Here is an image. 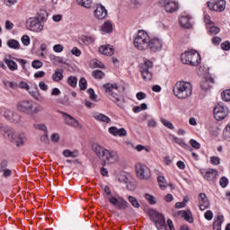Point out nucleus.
Here are the masks:
<instances>
[{"instance_id": "obj_1", "label": "nucleus", "mask_w": 230, "mask_h": 230, "mask_svg": "<svg viewBox=\"0 0 230 230\" xmlns=\"http://www.w3.org/2000/svg\"><path fill=\"white\" fill-rule=\"evenodd\" d=\"M0 132L7 141L13 143L15 146H23L24 143H26V134L24 132H17L10 126L0 124Z\"/></svg>"}, {"instance_id": "obj_2", "label": "nucleus", "mask_w": 230, "mask_h": 230, "mask_svg": "<svg viewBox=\"0 0 230 230\" xmlns=\"http://www.w3.org/2000/svg\"><path fill=\"white\" fill-rule=\"evenodd\" d=\"M93 151L94 152L95 155H97L101 161H102V166L107 164H116V163L119 161V156L116 151L105 149V147L98 144H94L93 146Z\"/></svg>"}, {"instance_id": "obj_3", "label": "nucleus", "mask_w": 230, "mask_h": 230, "mask_svg": "<svg viewBox=\"0 0 230 230\" xmlns=\"http://www.w3.org/2000/svg\"><path fill=\"white\" fill-rule=\"evenodd\" d=\"M172 93L179 100H188L193 94V85L190 82L178 81L172 88Z\"/></svg>"}, {"instance_id": "obj_4", "label": "nucleus", "mask_w": 230, "mask_h": 230, "mask_svg": "<svg viewBox=\"0 0 230 230\" xmlns=\"http://www.w3.org/2000/svg\"><path fill=\"white\" fill-rule=\"evenodd\" d=\"M103 89L106 93V96L115 103L120 109H123L125 102L123 101V96L118 93V84H106L103 85Z\"/></svg>"}, {"instance_id": "obj_5", "label": "nucleus", "mask_w": 230, "mask_h": 230, "mask_svg": "<svg viewBox=\"0 0 230 230\" xmlns=\"http://www.w3.org/2000/svg\"><path fill=\"white\" fill-rule=\"evenodd\" d=\"M150 42V36L148 32L146 31H138L135 40H134V46L137 49L140 51H145L148 49V44Z\"/></svg>"}, {"instance_id": "obj_6", "label": "nucleus", "mask_w": 230, "mask_h": 230, "mask_svg": "<svg viewBox=\"0 0 230 230\" xmlns=\"http://www.w3.org/2000/svg\"><path fill=\"white\" fill-rule=\"evenodd\" d=\"M181 60L183 64L189 66H199L200 64V54L195 50L185 51L181 54Z\"/></svg>"}, {"instance_id": "obj_7", "label": "nucleus", "mask_w": 230, "mask_h": 230, "mask_svg": "<svg viewBox=\"0 0 230 230\" xmlns=\"http://www.w3.org/2000/svg\"><path fill=\"white\" fill-rule=\"evenodd\" d=\"M108 201L111 206L116 208V209H127L130 206L127 199L118 194L111 196Z\"/></svg>"}, {"instance_id": "obj_8", "label": "nucleus", "mask_w": 230, "mask_h": 230, "mask_svg": "<svg viewBox=\"0 0 230 230\" xmlns=\"http://www.w3.org/2000/svg\"><path fill=\"white\" fill-rule=\"evenodd\" d=\"M152 69H154V63L146 59L144 64L140 66V73L144 80L150 81L152 80Z\"/></svg>"}, {"instance_id": "obj_9", "label": "nucleus", "mask_w": 230, "mask_h": 230, "mask_svg": "<svg viewBox=\"0 0 230 230\" xmlns=\"http://www.w3.org/2000/svg\"><path fill=\"white\" fill-rule=\"evenodd\" d=\"M27 30L31 31H42L44 30V25L42 22L37 17L29 18L26 22Z\"/></svg>"}, {"instance_id": "obj_10", "label": "nucleus", "mask_w": 230, "mask_h": 230, "mask_svg": "<svg viewBox=\"0 0 230 230\" xmlns=\"http://www.w3.org/2000/svg\"><path fill=\"white\" fill-rule=\"evenodd\" d=\"M136 172H137V177L142 180L150 179L152 175V173L150 172V169L143 164H137L136 165Z\"/></svg>"}, {"instance_id": "obj_11", "label": "nucleus", "mask_w": 230, "mask_h": 230, "mask_svg": "<svg viewBox=\"0 0 230 230\" xmlns=\"http://www.w3.org/2000/svg\"><path fill=\"white\" fill-rule=\"evenodd\" d=\"M17 111L29 114L31 116V109H33V102L31 101H21L16 104Z\"/></svg>"}, {"instance_id": "obj_12", "label": "nucleus", "mask_w": 230, "mask_h": 230, "mask_svg": "<svg viewBox=\"0 0 230 230\" xmlns=\"http://www.w3.org/2000/svg\"><path fill=\"white\" fill-rule=\"evenodd\" d=\"M4 116L6 119L11 121L12 123H19V124L24 123V118L13 112L12 110H6L4 112Z\"/></svg>"}, {"instance_id": "obj_13", "label": "nucleus", "mask_w": 230, "mask_h": 230, "mask_svg": "<svg viewBox=\"0 0 230 230\" xmlns=\"http://www.w3.org/2000/svg\"><path fill=\"white\" fill-rule=\"evenodd\" d=\"M207 4L212 12H224L226 3L225 0H217L215 2H208Z\"/></svg>"}, {"instance_id": "obj_14", "label": "nucleus", "mask_w": 230, "mask_h": 230, "mask_svg": "<svg viewBox=\"0 0 230 230\" xmlns=\"http://www.w3.org/2000/svg\"><path fill=\"white\" fill-rule=\"evenodd\" d=\"M227 116V110L218 104L214 108V118L217 119V121H222V119H226V117Z\"/></svg>"}, {"instance_id": "obj_15", "label": "nucleus", "mask_w": 230, "mask_h": 230, "mask_svg": "<svg viewBox=\"0 0 230 230\" xmlns=\"http://www.w3.org/2000/svg\"><path fill=\"white\" fill-rule=\"evenodd\" d=\"M201 175L205 181L215 182L217 177H218V171L217 169H207L205 172H201Z\"/></svg>"}, {"instance_id": "obj_16", "label": "nucleus", "mask_w": 230, "mask_h": 230, "mask_svg": "<svg viewBox=\"0 0 230 230\" xmlns=\"http://www.w3.org/2000/svg\"><path fill=\"white\" fill-rule=\"evenodd\" d=\"M61 114H63V119L66 125L73 127L74 128H82L80 122H78V120H76L73 116L66 112H61Z\"/></svg>"}, {"instance_id": "obj_17", "label": "nucleus", "mask_w": 230, "mask_h": 230, "mask_svg": "<svg viewBox=\"0 0 230 230\" xmlns=\"http://www.w3.org/2000/svg\"><path fill=\"white\" fill-rule=\"evenodd\" d=\"M148 49H151V51H160V49H163V40L159 38H153L149 40Z\"/></svg>"}, {"instance_id": "obj_18", "label": "nucleus", "mask_w": 230, "mask_h": 230, "mask_svg": "<svg viewBox=\"0 0 230 230\" xmlns=\"http://www.w3.org/2000/svg\"><path fill=\"white\" fill-rule=\"evenodd\" d=\"M94 15L97 19H107L108 12L105 6L97 4L94 11Z\"/></svg>"}, {"instance_id": "obj_19", "label": "nucleus", "mask_w": 230, "mask_h": 230, "mask_svg": "<svg viewBox=\"0 0 230 230\" xmlns=\"http://www.w3.org/2000/svg\"><path fill=\"white\" fill-rule=\"evenodd\" d=\"M199 209L200 211H206L209 208V199L205 193H200L199 195Z\"/></svg>"}, {"instance_id": "obj_20", "label": "nucleus", "mask_w": 230, "mask_h": 230, "mask_svg": "<svg viewBox=\"0 0 230 230\" xmlns=\"http://www.w3.org/2000/svg\"><path fill=\"white\" fill-rule=\"evenodd\" d=\"M153 222L157 229H161L166 226V220L164 219V216H163V214H155V217H153Z\"/></svg>"}, {"instance_id": "obj_21", "label": "nucleus", "mask_w": 230, "mask_h": 230, "mask_svg": "<svg viewBox=\"0 0 230 230\" xmlns=\"http://www.w3.org/2000/svg\"><path fill=\"white\" fill-rule=\"evenodd\" d=\"M165 11L167 13H173V12H177L179 10V6L177 3L173 1H166L164 4Z\"/></svg>"}, {"instance_id": "obj_22", "label": "nucleus", "mask_w": 230, "mask_h": 230, "mask_svg": "<svg viewBox=\"0 0 230 230\" xmlns=\"http://www.w3.org/2000/svg\"><path fill=\"white\" fill-rule=\"evenodd\" d=\"M178 215L181 217V218H184L186 222H189V224H193V216H191V211L187 210H181L178 212Z\"/></svg>"}, {"instance_id": "obj_23", "label": "nucleus", "mask_w": 230, "mask_h": 230, "mask_svg": "<svg viewBox=\"0 0 230 230\" xmlns=\"http://www.w3.org/2000/svg\"><path fill=\"white\" fill-rule=\"evenodd\" d=\"M99 51L102 55H106L108 57H112V55H114V49H112V47H111V45L100 47Z\"/></svg>"}, {"instance_id": "obj_24", "label": "nucleus", "mask_w": 230, "mask_h": 230, "mask_svg": "<svg viewBox=\"0 0 230 230\" xmlns=\"http://www.w3.org/2000/svg\"><path fill=\"white\" fill-rule=\"evenodd\" d=\"M180 25L181 28H191V18L190 16H181L180 18Z\"/></svg>"}, {"instance_id": "obj_25", "label": "nucleus", "mask_w": 230, "mask_h": 230, "mask_svg": "<svg viewBox=\"0 0 230 230\" xmlns=\"http://www.w3.org/2000/svg\"><path fill=\"white\" fill-rule=\"evenodd\" d=\"M52 80L54 82H61V80H64V70L57 68L52 75Z\"/></svg>"}, {"instance_id": "obj_26", "label": "nucleus", "mask_w": 230, "mask_h": 230, "mask_svg": "<svg viewBox=\"0 0 230 230\" xmlns=\"http://www.w3.org/2000/svg\"><path fill=\"white\" fill-rule=\"evenodd\" d=\"M93 119H96V121H101L102 123H111V118L103 113L93 114Z\"/></svg>"}, {"instance_id": "obj_27", "label": "nucleus", "mask_w": 230, "mask_h": 230, "mask_svg": "<svg viewBox=\"0 0 230 230\" xmlns=\"http://www.w3.org/2000/svg\"><path fill=\"white\" fill-rule=\"evenodd\" d=\"M222 224H224V216H217L213 223V229L222 230Z\"/></svg>"}, {"instance_id": "obj_28", "label": "nucleus", "mask_w": 230, "mask_h": 230, "mask_svg": "<svg viewBox=\"0 0 230 230\" xmlns=\"http://www.w3.org/2000/svg\"><path fill=\"white\" fill-rule=\"evenodd\" d=\"M4 62L6 64L8 69H10V71H17V69L19 68V66L17 65V63H15V61L12 60V59H8L7 58H5L4 59Z\"/></svg>"}, {"instance_id": "obj_29", "label": "nucleus", "mask_w": 230, "mask_h": 230, "mask_svg": "<svg viewBox=\"0 0 230 230\" xmlns=\"http://www.w3.org/2000/svg\"><path fill=\"white\" fill-rule=\"evenodd\" d=\"M81 42L84 44V46H91V44L94 43V37L93 36H82L80 38Z\"/></svg>"}, {"instance_id": "obj_30", "label": "nucleus", "mask_w": 230, "mask_h": 230, "mask_svg": "<svg viewBox=\"0 0 230 230\" xmlns=\"http://www.w3.org/2000/svg\"><path fill=\"white\" fill-rule=\"evenodd\" d=\"M8 48H11V49H20L21 44L16 40H9L7 41Z\"/></svg>"}, {"instance_id": "obj_31", "label": "nucleus", "mask_w": 230, "mask_h": 230, "mask_svg": "<svg viewBox=\"0 0 230 230\" xmlns=\"http://www.w3.org/2000/svg\"><path fill=\"white\" fill-rule=\"evenodd\" d=\"M102 31L104 33H112V23L111 22H105L102 26Z\"/></svg>"}, {"instance_id": "obj_32", "label": "nucleus", "mask_w": 230, "mask_h": 230, "mask_svg": "<svg viewBox=\"0 0 230 230\" xmlns=\"http://www.w3.org/2000/svg\"><path fill=\"white\" fill-rule=\"evenodd\" d=\"M223 138L230 143V124H227L223 130Z\"/></svg>"}, {"instance_id": "obj_33", "label": "nucleus", "mask_w": 230, "mask_h": 230, "mask_svg": "<svg viewBox=\"0 0 230 230\" xmlns=\"http://www.w3.org/2000/svg\"><path fill=\"white\" fill-rule=\"evenodd\" d=\"M66 82L70 87H76V84H78V78H76V76L71 75L67 78Z\"/></svg>"}, {"instance_id": "obj_34", "label": "nucleus", "mask_w": 230, "mask_h": 230, "mask_svg": "<svg viewBox=\"0 0 230 230\" xmlns=\"http://www.w3.org/2000/svg\"><path fill=\"white\" fill-rule=\"evenodd\" d=\"M128 200H129V202L133 206V208H139L141 206L139 204V201H137V199H136V197H134V196H128Z\"/></svg>"}, {"instance_id": "obj_35", "label": "nucleus", "mask_w": 230, "mask_h": 230, "mask_svg": "<svg viewBox=\"0 0 230 230\" xmlns=\"http://www.w3.org/2000/svg\"><path fill=\"white\" fill-rule=\"evenodd\" d=\"M77 4L80 6H84V8H91V4H93V0H77Z\"/></svg>"}, {"instance_id": "obj_36", "label": "nucleus", "mask_w": 230, "mask_h": 230, "mask_svg": "<svg viewBox=\"0 0 230 230\" xmlns=\"http://www.w3.org/2000/svg\"><path fill=\"white\" fill-rule=\"evenodd\" d=\"M92 75L96 80H102L105 76V74L102 70H94Z\"/></svg>"}, {"instance_id": "obj_37", "label": "nucleus", "mask_w": 230, "mask_h": 230, "mask_svg": "<svg viewBox=\"0 0 230 230\" xmlns=\"http://www.w3.org/2000/svg\"><path fill=\"white\" fill-rule=\"evenodd\" d=\"M157 181L161 190H164V188H166V178H164V176H158Z\"/></svg>"}, {"instance_id": "obj_38", "label": "nucleus", "mask_w": 230, "mask_h": 230, "mask_svg": "<svg viewBox=\"0 0 230 230\" xmlns=\"http://www.w3.org/2000/svg\"><path fill=\"white\" fill-rule=\"evenodd\" d=\"M208 30L211 35H217V33H220V28L214 26L213 23L208 25Z\"/></svg>"}, {"instance_id": "obj_39", "label": "nucleus", "mask_w": 230, "mask_h": 230, "mask_svg": "<svg viewBox=\"0 0 230 230\" xmlns=\"http://www.w3.org/2000/svg\"><path fill=\"white\" fill-rule=\"evenodd\" d=\"M161 123H162V125H164V127L170 128V130H173V128H175L173 124L165 119H161Z\"/></svg>"}, {"instance_id": "obj_40", "label": "nucleus", "mask_w": 230, "mask_h": 230, "mask_svg": "<svg viewBox=\"0 0 230 230\" xmlns=\"http://www.w3.org/2000/svg\"><path fill=\"white\" fill-rule=\"evenodd\" d=\"M104 193H105V199H110L111 197H113L114 195L112 194V191L111 190V187L109 185H106L104 187Z\"/></svg>"}, {"instance_id": "obj_41", "label": "nucleus", "mask_w": 230, "mask_h": 230, "mask_svg": "<svg viewBox=\"0 0 230 230\" xmlns=\"http://www.w3.org/2000/svg\"><path fill=\"white\" fill-rule=\"evenodd\" d=\"M79 87L81 91H85V89H87V80L84 77L79 80Z\"/></svg>"}, {"instance_id": "obj_42", "label": "nucleus", "mask_w": 230, "mask_h": 230, "mask_svg": "<svg viewBox=\"0 0 230 230\" xmlns=\"http://www.w3.org/2000/svg\"><path fill=\"white\" fill-rule=\"evenodd\" d=\"M145 199L149 202V204H157V201L155 200V197H154L151 194H145Z\"/></svg>"}, {"instance_id": "obj_43", "label": "nucleus", "mask_w": 230, "mask_h": 230, "mask_svg": "<svg viewBox=\"0 0 230 230\" xmlns=\"http://www.w3.org/2000/svg\"><path fill=\"white\" fill-rule=\"evenodd\" d=\"M31 66L33 67V69H40V67H42V66H44V63H42V61L36 59L34 61H32Z\"/></svg>"}, {"instance_id": "obj_44", "label": "nucleus", "mask_w": 230, "mask_h": 230, "mask_svg": "<svg viewBox=\"0 0 230 230\" xmlns=\"http://www.w3.org/2000/svg\"><path fill=\"white\" fill-rule=\"evenodd\" d=\"M33 127L36 130H41L42 132L45 133L48 132V127H46V125L44 124H34Z\"/></svg>"}, {"instance_id": "obj_45", "label": "nucleus", "mask_w": 230, "mask_h": 230, "mask_svg": "<svg viewBox=\"0 0 230 230\" xmlns=\"http://www.w3.org/2000/svg\"><path fill=\"white\" fill-rule=\"evenodd\" d=\"M219 184L221 188H227V185L229 184V180L226 176H223L219 180Z\"/></svg>"}, {"instance_id": "obj_46", "label": "nucleus", "mask_w": 230, "mask_h": 230, "mask_svg": "<svg viewBox=\"0 0 230 230\" xmlns=\"http://www.w3.org/2000/svg\"><path fill=\"white\" fill-rule=\"evenodd\" d=\"M222 100H224V102H230V90H225L222 93Z\"/></svg>"}, {"instance_id": "obj_47", "label": "nucleus", "mask_w": 230, "mask_h": 230, "mask_svg": "<svg viewBox=\"0 0 230 230\" xmlns=\"http://www.w3.org/2000/svg\"><path fill=\"white\" fill-rule=\"evenodd\" d=\"M174 143L182 146V148H188V144H186L182 139H180L177 137H174Z\"/></svg>"}, {"instance_id": "obj_48", "label": "nucleus", "mask_w": 230, "mask_h": 230, "mask_svg": "<svg viewBox=\"0 0 230 230\" xmlns=\"http://www.w3.org/2000/svg\"><path fill=\"white\" fill-rule=\"evenodd\" d=\"M200 87H201L202 91H209V89H211V85L209 84V81L201 82Z\"/></svg>"}, {"instance_id": "obj_49", "label": "nucleus", "mask_w": 230, "mask_h": 230, "mask_svg": "<svg viewBox=\"0 0 230 230\" xmlns=\"http://www.w3.org/2000/svg\"><path fill=\"white\" fill-rule=\"evenodd\" d=\"M146 122L149 128H155V127H157V121H155V119H148Z\"/></svg>"}, {"instance_id": "obj_50", "label": "nucleus", "mask_w": 230, "mask_h": 230, "mask_svg": "<svg viewBox=\"0 0 230 230\" xmlns=\"http://www.w3.org/2000/svg\"><path fill=\"white\" fill-rule=\"evenodd\" d=\"M118 181L119 182H122V184H128V177H127L125 174H120L118 177Z\"/></svg>"}, {"instance_id": "obj_51", "label": "nucleus", "mask_w": 230, "mask_h": 230, "mask_svg": "<svg viewBox=\"0 0 230 230\" xmlns=\"http://www.w3.org/2000/svg\"><path fill=\"white\" fill-rule=\"evenodd\" d=\"M210 163L214 166H218V164H220V157H218V156H211L210 157Z\"/></svg>"}, {"instance_id": "obj_52", "label": "nucleus", "mask_w": 230, "mask_h": 230, "mask_svg": "<svg viewBox=\"0 0 230 230\" xmlns=\"http://www.w3.org/2000/svg\"><path fill=\"white\" fill-rule=\"evenodd\" d=\"M87 93L90 96V100H93V102H96L97 95H96V93H94V90L93 89L89 88L87 90Z\"/></svg>"}, {"instance_id": "obj_53", "label": "nucleus", "mask_w": 230, "mask_h": 230, "mask_svg": "<svg viewBox=\"0 0 230 230\" xmlns=\"http://www.w3.org/2000/svg\"><path fill=\"white\" fill-rule=\"evenodd\" d=\"M55 53H62L64 51V46L62 44H57L53 47Z\"/></svg>"}, {"instance_id": "obj_54", "label": "nucleus", "mask_w": 230, "mask_h": 230, "mask_svg": "<svg viewBox=\"0 0 230 230\" xmlns=\"http://www.w3.org/2000/svg\"><path fill=\"white\" fill-rule=\"evenodd\" d=\"M91 66L102 68L103 64H102V62L98 61V59H93V61H91Z\"/></svg>"}, {"instance_id": "obj_55", "label": "nucleus", "mask_w": 230, "mask_h": 230, "mask_svg": "<svg viewBox=\"0 0 230 230\" xmlns=\"http://www.w3.org/2000/svg\"><path fill=\"white\" fill-rule=\"evenodd\" d=\"M190 145L192 146V148H195L196 150H199L200 148V143L197 142V140L195 139H190Z\"/></svg>"}, {"instance_id": "obj_56", "label": "nucleus", "mask_w": 230, "mask_h": 230, "mask_svg": "<svg viewBox=\"0 0 230 230\" xmlns=\"http://www.w3.org/2000/svg\"><path fill=\"white\" fill-rule=\"evenodd\" d=\"M117 136H119V137H125V136H127V129H125V128H118Z\"/></svg>"}, {"instance_id": "obj_57", "label": "nucleus", "mask_w": 230, "mask_h": 230, "mask_svg": "<svg viewBox=\"0 0 230 230\" xmlns=\"http://www.w3.org/2000/svg\"><path fill=\"white\" fill-rule=\"evenodd\" d=\"M42 111H44V109L42 108V106H35L33 108V104H32V109H31V116L32 114H37V112H42Z\"/></svg>"}, {"instance_id": "obj_58", "label": "nucleus", "mask_w": 230, "mask_h": 230, "mask_svg": "<svg viewBox=\"0 0 230 230\" xmlns=\"http://www.w3.org/2000/svg\"><path fill=\"white\" fill-rule=\"evenodd\" d=\"M126 188L129 191H134V190H136V183L128 181V182L126 183Z\"/></svg>"}, {"instance_id": "obj_59", "label": "nucleus", "mask_w": 230, "mask_h": 230, "mask_svg": "<svg viewBox=\"0 0 230 230\" xmlns=\"http://www.w3.org/2000/svg\"><path fill=\"white\" fill-rule=\"evenodd\" d=\"M71 53L72 55H74L75 57H80V55H82V50H80L78 48L74 47L71 49Z\"/></svg>"}, {"instance_id": "obj_60", "label": "nucleus", "mask_w": 230, "mask_h": 230, "mask_svg": "<svg viewBox=\"0 0 230 230\" xmlns=\"http://www.w3.org/2000/svg\"><path fill=\"white\" fill-rule=\"evenodd\" d=\"M204 217L206 218V220H213V211L211 210H207L204 214Z\"/></svg>"}, {"instance_id": "obj_61", "label": "nucleus", "mask_w": 230, "mask_h": 230, "mask_svg": "<svg viewBox=\"0 0 230 230\" xmlns=\"http://www.w3.org/2000/svg\"><path fill=\"white\" fill-rule=\"evenodd\" d=\"M22 42L23 46H30V36L24 35L22 37Z\"/></svg>"}, {"instance_id": "obj_62", "label": "nucleus", "mask_w": 230, "mask_h": 230, "mask_svg": "<svg viewBox=\"0 0 230 230\" xmlns=\"http://www.w3.org/2000/svg\"><path fill=\"white\" fill-rule=\"evenodd\" d=\"M221 49L224 50V51H229L230 49V42L229 41H225L221 44Z\"/></svg>"}, {"instance_id": "obj_63", "label": "nucleus", "mask_w": 230, "mask_h": 230, "mask_svg": "<svg viewBox=\"0 0 230 230\" xmlns=\"http://www.w3.org/2000/svg\"><path fill=\"white\" fill-rule=\"evenodd\" d=\"M18 87H20V89H25V91H30V85L23 81L20 82Z\"/></svg>"}, {"instance_id": "obj_64", "label": "nucleus", "mask_w": 230, "mask_h": 230, "mask_svg": "<svg viewBox=\"0 0 230 230\" xmlns=\"http://www.w3.org/2000/svg\"><path fill=\"white\" fill-rule=\"evenodd\" d=\"M108 131L110 134H111V136H115V137L118 136V128H116L114 126L109 128Z\"/></svg>"}]
</instances>
